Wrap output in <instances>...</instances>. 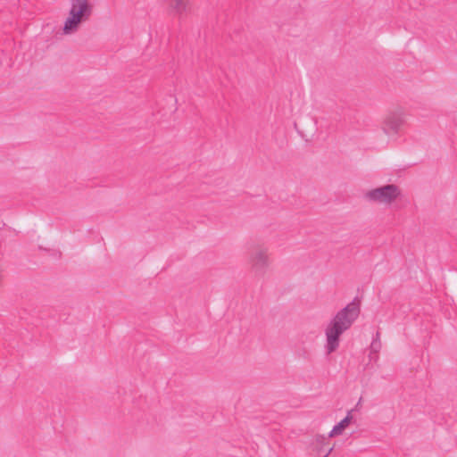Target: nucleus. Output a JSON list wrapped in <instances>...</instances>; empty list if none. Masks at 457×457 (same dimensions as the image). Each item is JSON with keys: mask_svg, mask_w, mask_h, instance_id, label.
<instances>
[{"mask_svg": "<svg viewBox=\"0 0 457 457\" xmlns=\"http://www.w3.org/2000/svg\"><path fill=\"white\" fill-rule=\"evenodd\" d=\"M360 312L359 302L353 300L330 320L324 331L326 337L324 348L327 354H331L338 349L341 336L352 327L359 317Z\"/></svg>", "mask_w": 457, "mask_h": 457, "instance_id": "1", "label": "nucleus"}, {"mask_svg": "<svg viewBox=\"0 0 457 457\" xmlns=\"http://www.w3.org/2000/svg\"><path fill=\"white\" fill-rule=\"evenodd\" d=\"M70 11L63 27V35H73L77 33L80 26L90 20L94 12L92 0H71Z\"/></svg>", "mask_w": 457, "mask_h": 457, "instance_id": "2", "label": "nucleus"}, {"mask_svg": "<svg viewBox=\"0 0 457 457\" xmlns=\"http://www.w3.org/2000/svg\"><path fill=\"white\" fill-rule=\"evenodd\" d=\"M406 122V111L398 106L386 112L381 120L380 129L389 140H396Z\"/></svg>", "mask_w": 457, "mask_h": 457, "instance_id": "3", "label": "nucleus"}, {"mask_svg": "<svg viewBox=\"0 0 457 457\" xmlns=\"http://www.w3.org/2000/svg\"><path fill=\"white\" fill-rule=\"evenodd\" d=\"M402 195L400 187L395 184L384 185L367 191L364 198L370 203L389 206Z\"/></svg>", "mask_w": 457, "mask_h": 457, "instance_id": "4", "label": "nucleus"}, {"mask_svg": "<svg viewBox=\"0 0 457 457\" xmlns=\"http://www.w3.org/2000/svg\"><path fill=\"white\" fill-rule=\"evenodd\" d=\"M252 271L256 275H263L270 264L268 247L262 245H255L249 255Z\"/></svg>", "mask_w": 457, "mask_h": 457, "instance_id": "5", "label": "nucleus"}, {"mask_svg": "<svg viewBox=\"0 0 457 457\" xmlns=\"http://www.w3.org/2000/svg\"><path fill=\"white\" fill-rule=\"evenodd\" d=\"M170 10L178 15L187 13L190 10L189 0H166Z\"/></svg>", "mask_w": 457, "mask_h": 457, "instance_id": "6", "label": "nucleus"}, {"mask_svg": "<svg viewBox=\"0 0 457 457\" xmlns=\"http://www.w3.org/2000/svg\"><path fill=\"white\" fill-rule=\"evenodd\" d=\"M353 420L352 411H348L347 415L329 432L328 436L333 437L336 436L342 435L344 430L350 425Z\"/></svg>", "mask_w": 457, "mask_h": 457, "instance_id": "7", "label": "nucleus"}, {"mask_svg": "<svg viewBox=\"0 0 457 457\" xmlns=\"http://www.w3.org/2000/svg\"><path fill=\"white\" fill-rule=\"evenodd\" d=\"M327 438L324 436L318 435L315 436V443H316V450L318 452V454L322 456L321 453H326V451H323V445L325 444V441Z\"/></svg>", "mask_w": 457, "mask_h": 457, "instance_id": "8", "label": "nucleus"}, {"mask_svg": "<svg viewBox=\"0 0 457 457\" xmlns=\"http://www.w3.org/2000/svg\"><path fill=\"white\" fill-rule=\"evenodd\" d=\"M381 342L379 339V332H377L375 338L371 342L370 345V352L371 353H378L381 349Z\"/></svg>", "mask_w": 457, "mask_h": 457, "instance_id": "9", "label": "nucleus"}, {"mask_svg": "<svg viewBox=\"0 0 457 457\" xmlns=\"http://www.w3.org/2000/svg\"><path fill=\"white\" fill-rule=\"evenodd\" d=\"M369 357L370 360H374L375 361H377L378 360V353H371V352L370 353Z\"/></svg>", "mask_w": 457, "mask_h": 457, "instance_id": "10", "label": "nucleus"}, {"mask_svg": "<svg viewBox=\"0 0 457 457\" xmlns=\"http://www.w3.org/2000/svg\"><path fill=\"white\" fill-rule=\"evenodd\" d=\"M333 451V447H329L327 451H326V453H324L321 457H328L331 452Z\"/></svg>", "mask_w": 457, "mask_h": 457, "instance_id": "11", "label": "nucleus"}]
</instances>
